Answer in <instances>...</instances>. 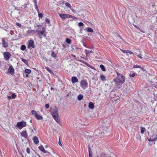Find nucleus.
<instances>
[{
	"instance_id": "obj_1",
	"label": "nucleus",
	"mask_w": 157,
	"mask_h": 157,
	"mask_svg": "<svg viewBox=\"0 0 157 157\" xmlns=\"http://www.w3.org/2000/svg\"><path fill=\"white\" fill-rule=\"evenodd\" d=\"M118 79H114L113 80L115 82H118L121 84L124 83L125 81V77L121 74L117 72Z\"/></svg>"
},
{
	"instance_id": "obj_2",
	"label": "nucleus",
	"mask_w": 157,
	"mask_h": 157,
	"mask_svg": "<svg viewBox=\"0 0 157 157\" xmlns=\"http://www.w3.org/2000/svg\"><path fill=\"white\" fill-rule=\"evenodd\" d=\"M52 117L56 121L59 123L60 122V120L59 119L58 111L56 110L52 112Z\"/></svg>"
},
{
	"instance_id": "obj_3",
	"label": "nucleus",
	"mask_w": 157,
	"mask_h": 157,
	"mask_svg": "<svg viewBox=\"0 0 157 157\" xmlns=\"http://www.w3.org/2000/svg\"><path fill=\"white\" fill-rule=\"evenodd\" d=\"M71 56H73L74 58H75V59L77 61H79L81 62H82V63H83V64H85V65H86L88 67H89L92 68V69H93L94 68L92 67V66L89 65V64H88L86 62H85V61H83L82 60H78V59H77V58H76V56L72 54H71Z\"/></svg>"
},
{
	"instance_id": "obj_4",
	"label": "nucleus",
	"mask_w": 157,
	"mask_h": 157,
	"mask_svg": "<svg viewBox=\"0 0 157 157\" xmlns=\"http://www.w3.org/2000/svg\"><path fill=\"white\" fill-rule=\"evenodd\" d=\"M26 126V123L24 121H22L20 122L17 123V126L19 129H21L23 127H25Z\"/></svg>"
},
{
	"instance_id": "obj_5",
	"label": "nucleus",
	"mask_w": 157,
	"mask_h": 157,
	"mask_svg": "<svg viewBox=\"0 0 157 157\" xmlns=\"http://www.w3.org/2000/svg\"><path fill=\"white\" fill-rule=\"evenodd\" d=\"M3 55L4 58L6 60H8L10 56H11V54L9 52H6L3 53Z\"/></svg>"
},
{
	"instance_id": "obj_6",
	"label": "nucleus",
	"mask_w": 157,
	"mask_h": 157,
	"mask_svg": "<svg viewBox=\"0 0 157 157\" xmlns=\"http://www.w3.org/2000/svg\"><path fill=\"white\" fill-rule=\"evenodd\" d=\"M8 72L11 74L12 75H13L14 73V69L12 66L10 65L9 66Z\"/></svg>"
},
{
	"instance_id": "obj_7",
	"label": "nucleus",
	"mask_w": 157,
	"mask_h": 157,
	"mask_svg": "<svg viewBox=\"0 0 157 157\" xmlns=\"http://www.w3.org/2000/svg\"><path fill=\"white\" fill-rule=\"evenodd\" d=\"M34 42L33 40H30L28 44V48H30L32 47L33 48H35V46L34 45Z\"/></svg>"
},
{
	"instance_id": "obj_8",
	"label": "nucleus",
	"mask_w": 157,
	"mask_h": 157,
	"mask_svg": "<svg viewBox=\"0 0 157 157\" xmlns=\"http://www.w3.org/2000/svg\"><path fill=\"white\" fill-rule=\"evenodd\" d=\"M2 43L3 47L7 48L8 46V44L6 41L5 39L4 38H2Z\"/></svg>"
},
{
	"instance_id": "obj_9",
	"label": "nucleus",
	"mask_w": 157,
	"mask_h": 157,
	"mask_svg": "<svg viewBox=\"0 0 157 157\" xmlns=\"http://www.w3.org/2000/svg\"><path fill=\"white\" fill-rule=\"evenodd\" d=\"M19 1L18 2V3H19V5H24V8H27V6L25 3L26 2V0H19Z\"/></svg>"
},
{
	"instance_id": "obj_10",
	"label": "nucleus",
	"mask_w": 157,
	"mask_h": 157,
	"mask_svg": "<svg viewBox=\"0 0 157 157\" xmlns=\"http://www.w3.org/2000/svg\"><path fill=\"white\" fill-rule=\"evenodd\" d=\"M33 1L34 3V6H35V8L36 10L38 13H39V12H40V11L37 5V0H33Z\"/></svg>"
},
{
	"instance_id": "obj_11",
	"label": "nucleus",
	"mask_w": 157,
	"mask_h": 157,
	"mask_svg": "<svg viewBox=\"0 0 157 157\" xmlns=\"http://www.w3.org/2000/svg\"><path fill=\"white\" fill-rule=\"evenodd\" d=\"M21 135L22 136L25 138H27L28 137V135L26 131H23L21 133Z\"/></svg>"
},
{
	"instance_id": "obj_12",
	"label": "nucleus",
	"mask_w": 157,
	"mask_h": 157,
	"mask_svg": "<svg viewBox=\"0 0 157 157\" xmlns=\"http://www.w3.org/2000/svg\"><path fill=\"white\" fill-rule=\"evenodd\" d=\"M34 142L35 144H37L39 143L38 138L36 136H34L33 138Z\"/></svg>"
},
{
	"instance_id": "obj_13",
	"label": "nucleus",
	"mask_w": 157,
	"mask_h": 157,
	"mask_svg": "<svg viewBox=\"0 0 157 157\" xmlns=\"http://www.w3.org/2000/svg\"><path fill=\"white\" fill-rule=\"evenodd\" d=\"M71 81L73 83H75L78 82V79L76 77H73L71 78Z\"/></svg>"
},
{
	"instance_id": "obj_14",
	"label": "nucleus",
	"mask_w": 157,
	"mask_h": 157,
	"mask_svg": "<svg viewBox=\"0 0 157 157\" xmlns=\"http://www.w3.org/2000/svg\"><path fill=\"white\" fill-rule=\"evenodd\" d=\"M82 86H87V82L85 80H82L80 82Z\"/></svg>"
},
{
	"instance_id": "obj_15",
	"label": "nucleus",
	"mask_w": 157,
	"mask_h": 157,
	"mask_svg": "<svg viewBox=\"0 0 157 157\" xmlns=\"http://www.w3.org/2000/svg\"><path fill=\"white\" fill-rule=\"evenodd\" d=\"M59 16L60 17L63 19H65L67 18V14H59Z\"/></svg>"
},
{
	"instance_id": "obj_16",
	"label": "nucleus",
	"mask_w": 157,
	"mask_h": 157,
	"mask_svg": "<svg viewBox=\"0 0 157 157\" xmlns=\"http://www.w3.org/2000/svg\"><path fill=\"white\" fill-rule=\"evenodd\" d=\"M94 107V104L92 102H90L89 104V108L91 109H93Z\"/></svg>"
},
{
	"instance_id": "obj_17",
	"label": "nucleus",
	"mask_w": 157,
	"mask_h": 157,
	"mask_svg": "<svg viewBox=\"0 0 157 157\" xmlns=\"http://www.w3.org/2000/svg\"><path fill=\"white\" fill-rule=\"evenodd\" d=\"M35 117L36 118L37 120H41L43 119V117L42 116H40L37 114Z\"/></svg>"
},
{
	"instance_id": "obj_18",
	"label": "nucleus",
	"mask_w": 157,
	"mask_h": 157,
	"mask_svg": "<svg viewBox=\"0 0 157 157\" xmlns=\"http://www.w3.org/2000/svg\"><path fill=\"white\" fill-rule=\"evenodd\" d=\"M86 30L87 32H89L90 33H93L94 31L92 29L89 27H87L86 28Z\"/></svg>"
},
{
	"instance_id": "obj_19",
	"label": "nucleus",
	"mask_w": 157,
	"mask_h": 157,
	"mask_svg": "<svg viewBox=\"0 0 157 157\" xmlns=\"http://www.w3.org/2000/svg\"><path fill=\"white\" fill-rule=\"evenodd\" d=\"M100 67L101 70L103 71H106V70L104 67V66L102 64H101L100 66Z\"/></svg>"
},
{
	"instance_id": "obj_20",
	"label": "nucleus",
	"mask_w": 157,
	"mask_h": 157,
	"mask_svg": "<svg viewBox=\"0 0 157 157\" xmlns=\"http://www.w3.org/2000/svg\"><path fill=\"white\" fill-rule=\"evenodd\" d=\"M15 7V10H13V12H14L15 11V10H17L19 11V12H18L19 14L20 13V11H22L23 10V9H21L18 7Z\"/></svg>"
},
{
	"instance_id": "obj_21",
	"label": "nucleus",
	"mask_w": 157,
	"mask_h": 157,
	"mask_svg": "<svg viewBox=\"0 0 157 157\" xmlns=\"http://www.w3.org/2000/svg\"><path fill=\"white\" fill-rule=\"evenodd\" d=\"M83 95L82 94H79L78 96V100H81L83 98Z\"/></svg>"
},
{
	"instance_id": "obj_22",
	"label": "nucleus",
	"mask_w": 157,
	"mask_h": 157,
	"mask_svg": "<svg viewBox=\"0 0 157 157\" xmlns=\"http://www.w3.org/2000/svg\"><path fill=\"white\" fill-rule=\"evenodd\" d=\"M26 48V46L25 45H22L20 49L21 50L24 51Z\"/></svg>"
},
{
	"instance_id": "obj_23",
	"label": "nucleus",
	"mask_w": 157,
	"mask_h": 157,
	"mask_svg": "<svg viewBox=\"0 0 157 157\" xmlns=\"http://www.w3.org/2000/svg\"><path fill=\"white\" fill-rule=\"evenodd\" d=\"M71 40L69 38H67L66 39V42L68 44H71Z\"/></svg>"
},
{
	"instance_id": "obj_24",
	"label": "nucleus",
	"mask_w": 157,
	"mask_h": 157,
	"mask_svg": "<svg viewBox=\"0 0 157 157\" xmlns=\"http://www.w3.org/2000/svg\"><path fill=\"white\" fill-rule=\"evenodd\" d=\"M51 56L52 57L54 58L55 59H56V55L54 52H52Z\"/></svg>"
},
{
	"instance_id": "obj_25",
	"label": "nucleus",
	"mask_w": 157,
	"mask_h": 157,
	"mask_svg": "<svg viewBox=\"0 0 157 157\" xmlns=\"http://www.w3.org/2000/svg\"><path fill=\"white\" fill-rule=\"evenodd\" d=\"M100 78L101 80L102 81H105V77L104 75H101L100 76Z\"/></svg>"
},
{
	"instance_id": "obj_26",
	"label": "nucleus",
	"mask_w": 157,
	"mask_h": 157,
	"mask_svg": "<svg viewBox=\"0 0 157 157\" xmlns=\"http://www.w3.org/2000/svg\"><path fill=\"white\" fill-rule=\"evenodd\" d=\"M21 60L24 62L26 65H27L28 64V62L27 60L24 59L22 58L21 59Z\"/></svg>"
},
{
	"instance_id": "obj_27",
	"label": "nucleus",
	"mask_w": 157,
	"mask_h": 157,
	"mask_svg": "<svg viewBox=\"0 0 157 157\" xmlns=\"http://www.w3.org/2000/svg\"><path fill=\"white\" fill-rule=\"evenodd\" d=\"M32 114L33 115H34L35 116L37 114L36 112L34 110H33L31 111Z\"/></svg>"
},
{
	"instance_id": "obj_28",
	"label": "nucleus",
	"mask_w": 157,
	"mask_h": 157,
	"mask_svg": "<svg viewBox=\"0 0 157 157\" xmlns=\"http://www.w3.org/2000/svg\"><path fill=\"white\" fill-rule=\"evenodd\" d=\"M25 72L26 73L30 74L31 72V71L29 69H26L25 70Z\"/></svg>"
},
{
	"instance_id": "obj_29",
	"label": "nucleus",
	"mask_w": 157,
	"mask_h": 157,
	"mask_svg": "<svg viewBox=\"0 0 157 157\" xmlns=\"http://www.w3.org/2000/svg\"><path fill=\"white\" fill-rule=\"evenodd\" d=\"M141 128V133L143 134L144 133L145 130V128L144 127H140Z\"/></svg>"
},
{
	"instance_id": "obj_30",
	"label": "nucleus",
	"mask_w": 157,
	"mask_h": 157,
	"mask_svg": "<svg viewBox=\"0 0 157 157\" xmlns=\"http://www.w3.org/2000/svg\"><path fill=\"white\" fill-rule=\"evenodd\" d=\"M38 33L39 35H40V34L44 35V36H45V35L44 34V33L43 31H38Z\"/></svg>"
},
{
	"instance_id": "obj_31",
	"label": "nucleus",
	"mask_w": 157,
	"mask_h": 157,
	"mask_svg": "<svg viewBox=\"0 0 157 157\" xmlns=\"http://www.w3.org/2000/svg\"><path fill=\"white\" fill-rule=\"evenodd\" d=\"M65 5L67 7H68L70 9L71 8V6L69 3L67 2H66L65 4Z\"/></svg>"
},
{
	"instance_id": "obj_32",
	"label": "nucleus",
	"mask_w": 157,
	"mask_h": 157,
	"mask_svg": "<svg viewBox=\"0 0 157 157\" xmlns=\"http://www.w3.org/2000/svg\"><path fill=\"white\" fill-rule=\"evenodd\" d=\"M39 148L42 151H43V150H44V147L42 146H41L39 147Z\"/></svg>"
},
{
	"instance_id": "obj_33",
	"label": "nucleus",
	"mask_w": 157,
	"mask_h": 157,
	"mask_svg": "<svg viewBox=\"0 0 157 157\" xmlns=\"http://www.w3.org/2000/svg\"><path fill=\"white\" fill-rule=\"evenodd\" d=\"M45 21L46 22H47V24L48 25H50V21L48 19H47V18H46V20H45Z\"/></svg>"
},
{
	"instance_id": "obj_34",
	"label": "nucleus",
	"mask_w": 157,
	"mask_h": 157,
	"mask_svg": "<svg viewBox=\"0 0 157 157\" xmlns=\"http://www.w3.org/2000/svg\"><path fill=\"white\" fill-rule=\"evenodd\" d=\"M45 69L47 70V71H48V72H49L50 73L52 72V71L50 70V68L48 67H45Z\"/></svg>"
},
{
	"instance_id": "obj_35",
	"label": "nucleus",
	"mask_w": 157,
	"mask_h": 157,
	"mask_svg": "<svg viewBox=\"0 0 157 157\" xmlns=\"http://www.w3.org/2000/svg\"><path fill=\"white\" fill-rule=\"evenodd\" d=\"M101 157H106V155L105 153H103L100 154Z\"/></svg>"
},
{
	"instance_id": "obj_36",
	"label": "nucleus",
	"mask_w": 157,
	"mask_h": 157,
	"mask_svg": "<svg viewBox=\"0 0 157 157\" xmlns=\"http://www.w3.org/2000/svg\"><path fill=\"white\" fill-rule=\"evenodd\" d=\"M154 47L155 48H157V42L155 41L154 44Z\"/></svg>"
},
{
	"instance_id": "obj_37",
	"label": "nucleus",
	"mask_w": 157,
	"mask_h": 157,
	"mask_svg": "<svg viewBox=\"0 0 157 157\" xmlns=\"http://www.w3.org/2000/svg\"><path fill=\"white\" fill-rule=\"evenodd\" d=\"M142 68L141 66H139V65H135L133 67V68Z\"/></svg>"
},
{
	"instance_id": "obj_38",
	"label": "nucleus",
	"mask_w": 157,
	"mask_h": 157,
	"mask_svg": "<svg viewBox=\"0 0 157 157\" xmlns=\"http://www.w3.org/2000/svg\"><path fill=\"white\" fill-rule=\"evenodd\" d=\"M38 13V16L39 17L42 18L43 16V14L41 13H39V12Z\"/></svg>"
},
{
	"instance_id": "obj_39",
	"label": "nucleus",
	"mask_w": 157,
	"mask_h": 157,
	"mask_svg": "<svg viewBox=\"0 0 157 157\" xmlns=\"http://www.w3.org/2000/svg\"><path fill=\"white\" fill-rule=\"evenodd\" d=\"M141 56L142 55L141 52H140V54H139L137 55V56H138V57L141 59H142V57Z\"/></svg>"
},
{
	"instance_id": "obj_40",
	"label": "nucleus",
	"mask_w": 157,
	"mask_h": 157,
	"mask_svg": "<svg viewBox=\"0 0 157 157\" xmlns=\"http://www.w3.org/2000/svg\"><path fill=\"white\" fill-rule=\"evenodd\" d=\"M84 25V24L82 22H80L78 23V25L79 26H83Z\"/></svg>"
},
{
	"instance_id": "obj_41",
	"label": "nucleus",
	"mask_w": 157,
	"mask_h": 157,
	"mask_svg": "<svg viewBox=\"0 0 157 157\" xmlns=\"http://www.w3.org/2000/svg\"><path fill=\"white\" fill-rule=\"evenodd\" d=\"M32 32H32V30H31V31L28 30L27 32V35H28V34H29L31 33H32Z\"/></svg>"
},
{
	"instance_id": "obj_42",
	"label": "nucleus",
	"mask_w": 157,
	"mask_h": 157,
	"mask_svg": "<svg viewBox=\"0 0 157 157\" xmlns=\"http://www.w3.org/2000/svg\"><path fill=\"white\" fill-rule=\"evenodd\" d=\"M136 74L135 73H133L132 74H130L129 75V76L130 77H134L135 76V75H136Z\"/></svg>"
},
{
	"instance_id": "obj_43",
	"label": "nucleus",
	"mask_w": 157,
	"mask_h": 157,
	"mask_svg": "<svg viewBox=\"0 0 157 157\" xmlns=\"http://www.w3.org/2000/svg\"><path fill=\"white\" fill-rule=\"evenodd\" d=\"M115 36L117 37V36L119 37H120L121 39V37L120 36V35L119 34H118V33H115Z\"/></svg>"
},
{
	"instance_id": "obj_44",
	"label": "nucleus",
	"mask_w": 157,
	"mask_h": 157,
	"mask_svg": "<svg viewBox=\"0 0 157 157\" xmlns=\"http://www.w3.org/2000/svg\"><path fill=\"white\" fill-rule=\"evenodd\" d=\"M26 151L29 154L30 153V149L28 147L26 149Z\"/></svg>"
},
{
	"instance_id": "obj_45",
	"label": "nucleus",
	"mask_w": 157,
	"mask_h": 157,
	"mask_svg": "<svg viewBox=\"0 0 157 157\" xmlns=\"http://www.w3.org/2000/svg\"><path fill=\"white\" fill-rule=\"evenodd\" d=\"M67 18H72L73 17V16L72 15H69V14H67Z\"/></svg>"
},
{
	"instance_id": "obj_46",
	"label": "nucleus",
	"mask_w": 157,
	"mask_h": 157,
	"mask_svg": "<svg viewBox=\"0 0 157 157\" xmlns=\"http://www.w3.org/2000/svg\"><path fill=\"white\" fill-rule=\"evenodd\" d=\"M20 6L21 7H20V8H22V9L23 7H24L23 9V10H25L26 8H24V5H21Z\"/></svg>"
},
{
	"instance_id": "obj_47",
	"label": "nucleus",
	"mask_w": 157,
	"mask_h": 157,
	"mask_svg": "<svg viewBox=\"0 0 157 157\" xmlns=\"http://www.w3.org/2000/svg\"><path fill=\"white\" fill-rule=\"evenodd\" d=\"M12 98H14L16 96V95L14 94H13L11 95Z\"/></svg>"
},
{
	"instance_id": "obj_48",
	"label": "nucleus",
	"mask_w": 157,
	"mask_h": 157,
	"mask_svg": "<svg viewBox=\"0 0 157 157\" xmlns=\"http://www.w3.org/2000/svg\"><path fill=\"white\" fill-rule=\"evenodd\" d=\"M121 50L122 52L123 53H127V50H124L122 49H121Z\"/></svg>"
},
{
	"instance_id": "obj_49",
	"label": "nucleus",
	"mask_w": 157,
	"mask_h": 157,
	"mask_svg": "<svg viewBox=\"0 0 157 157\" xmlns=\"http://www.w3.org/2000/svg\"><path fill=\"white\" fill-rule=\"evenodd\" d=\"M45 107L46 109L48 108L49 107V105L48 104H46L45 105Z\"/></svg>"
},
{
	"instance_id": "obj_50",
	"label": "nucleus",
	"mask_w": 157,
	"mask_h": 157,
	"mask_svg": "<svg viewBox=\"0 0 157 157\" xmlns=\"http://www.w3.org/2000/svg\"><path fill=\"white\" fill-rule=\"evenodd\" d=\"M44 153H48L49 154H50V152H48V151H47L46 150H45L44 149V150H43V151H42Z\"/></svg>"
},
{
	"instance_id": "obj_51",
	"label": "nucleus",
	"mask_w": 157,
	"mask_h": 157,
	"mask_svg": "<svg viewBox=\"0 0 157 157\" xmlns=\"http://www.w3.org/2000/svg\"><path fill=\"white\" fill-rule=\"evenodd\" d=\"M157 140V138L155 137L152 139V140H151V141H156Z\"/></svg>"
},
{
	"instance_id": "obj_52",
	"label": "nucleus",
	"mask_w": 157,
	"mask_h": 157,
	"mask_svg": "<svg viewBox=\"0 0 157 157\" xmlns=\"http://www.w3.org/2000/svg\"><path fill=\"white\" fill-rule=\"evenodd\" d=\"M16 25L17 26H19V27H21V25L20 24V23H17H17H16Z\"/></svg>"
},
{
	"instance_id": "obj_53",
	"label": "nucleus",
	"mask_w": 157,
	"mask_h": 157,
	"mask_svg": "<svg viewBox=\"0 0 157 157\" xmlns=\"http://www.w3.org/2000/svg\"><path fill=\"white\" fill-rule=\"evenodd\" d=\"M136 52H135L136 53V54L137 53V52H140H140H140V50L139 49H137L136 50Z\"/></svg>"
},
{
	"instance_id": "obj_54",
	"label": "nucleus",
	"mask_w": 157,
	"mask_h": 157,
	"mask_svg": "<svg viewBox=\"0 0 157 157\" xmlns=\"http://www.w3.org/2000/svg\"><path fill=\"white\" fill-rule=\"evenodd\" d=\"M127 53H129L131 54L133 53L132 52L129 50H127Z\"/></svg>"
},
{
	"instance_id": "obj_55",
	"label": "nucleus",
	"mask_w": 157,
	"mask_h": 157,
	"mask_svg": "<svg viewBox=\"0 0 157 157\" xmlns=\"http://www.w3.org/2000/svg\"><path fill=\"white\" fill-rule=\"evenodd\" d=\"M59 141L58 143L59 145V146H62V144L60 142V139H59Z\"/></svg>"
},
{
	"instance_id": "obj_56",
	"label": "nucleus",
	"mask_w": 157,
	"mask_h": 157,
	"mask_svg": "<svg viewBox=\"0 0 157 157\" xmlns=\"http://www.w3.org/2000/svg\"><path fill=\"white\" fill-rule=\"evenodd\" d=\"M89 156L92 157V152H90L89 153Z\"/></svg>"
},
{
	"instance_id": "obj_57",
	"label": "nucleus",
	"mask_w": 157,
	"mask_h": 157,
	"mask_svg": "<svg viewBox=\"0 0 157 157\" xmlns=\"http://www.w3.org/2000/svg\"><path fill=\"white\" fill-rule=\"evenodd\" d=\"M45 28L44 27H43L42 28V31H43L44 32H44H45Z\"/></svg>"
},
{
	"instance_id": "obj_58",
	"label": "nucleus",
	"mask_w": 157,
	"mask_h": 157,
	"mask_svg": "<svg viewBox=\"0 0 157 157\" xmlns=\"http://www.w3.org/2000/svg\"><path fill=\"white\" fill-rule=\"evenodd\" d=\"M88 150L89 153L90 152H92V151H91V149L89 147H88Z\"/></svg>"
},
{
	"instance_id": "obj_59",
	"label": "nucleus",
	"mask_w": 157,
	"mask_h": 157,
	"mask_svg": "<svg viewBox=\"0 0 157 157\" xmlns=\"http://www.w3.org/2000/svg\"><path fill=\"white\" fill-rule=\"evenodd\" d=\"M7 98L9 99H10L12 98V97L11 96H8Z\"/></svg>"
},
{
	"instance_id": "obj_60",
	"label": "nucleus",
	"mask_w": 157,
	"mask_h": 157,
	"mask_svg": "<svg viewBox=\"0 0 157 157\" xmlns=\"http://www.w3.org/2000/svg\"><path fill=\"white\" fill-rule=\"evenodd\" d=\"M149 141H151V140H152V139L151 137H150L149 139H148Z\"/></svg>"
},
{
	"instance_id": "obj_61",
	"label": "nucleus",
	"mask_w": 157,
	"mask_h": 157,
	"mask_svg": "<svg viewBox=\"0 0 157 157\" xmlns=\"http://www.w3.org/2000/svg\"><path fill=\"white\" fill-rule=\"evenodd\" d=\"M85 52H86V54H89V53H88V52H89V51H87V50H85Z\"/></svg>"
},
{
	"instance_id": "obj_62",
	"label": "nucleus",
	"mask_w": 157,
	"mask_h": 157,
	"mask_svg": "<svg viewBox=\"0 0 157 157\" xmlns=\"http://www.w3.org/2000/svg\"><path fill=\"white\" fill-rule=\"evenodd\" d=\"M71 10L74 13H75V10L73 9H71V8H70Z\"/></svg>"
},
{
	"instance_id": "obj_63",
	"label": "nucleus",
	"mask_w": 157,
	"mask_h": 157,
	"mask_svg": "<svg viewBox=\"0 0 157 157\" xmlns=\"http://www.w3.org/2000/svg\"><path fill=\"white\" fill-rule=\"evenodd\" d=\"M93 53V52L92 50H91V51H90L89 52H88V53H89V54L90 53Z\"/></svg>"
},
{
	"instance_id": "obj_64",
	"label": "nucleus",
	"mask_w": 157,
	"mask_h": 157,
	"mask_svg": "<svg viewBox=\"0 0 157 157\" xmlns=\"http://www.w3.org/2000/svg\"><path fill=\"white\" fill-rule=\"evenodd\" d=\"M51 90H54V88L52 87L51 88Z\"/></svg>"
}]
</instances>
